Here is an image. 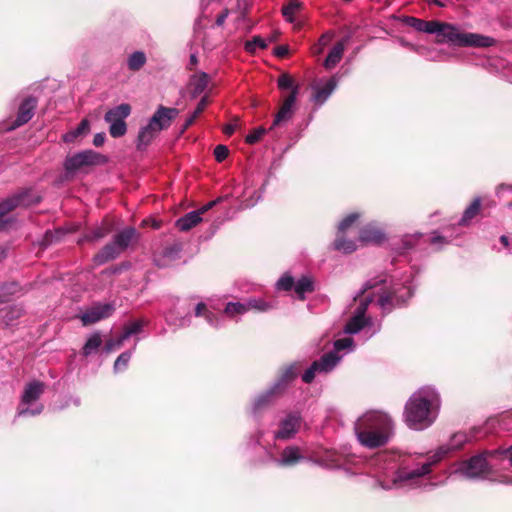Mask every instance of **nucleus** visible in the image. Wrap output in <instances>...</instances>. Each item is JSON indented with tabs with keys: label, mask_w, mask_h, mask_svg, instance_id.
<instances>
[{
	"label": "nucleus",
	"mask_w": 512,
	"mask_h": 512,
	"mask_svg": "<svg viewBox=\"0 0 512 512\" xmlns=\"http://www.w3.org/2000/svg\"><path fill=\"white\" fill-rule=\"evenodd\" d=\"M500 242L502 243V245L504 247H508L509 246V239L507 236L503 235L500 237Z\"/></svg>",
	"instance_id": "obj_62"
},
{
	"label": "nucleus",
	"mask_w": 512,
	"mask_h": 512,
	"mask_svg": "<svg viewBox=\"0 0 512 512\" xmlns=\"http://www.w3.org/2000/svg\"><path fill=\"white\" fill-rule=\"evenodd\" d=\"M41 196L32 188L20 189L17 193L0 202V231L9 223L7 213L18 207H28L39 203Z\"/></svg>",
	"instance_id": "obj_9"
},
{
	"label": "nucleus",
	"mask_w": 512,
	"mask_h": 512,
	"mask_svg": "<svg viewBox=\"0 0 512 512\" xmlns=\"http://www.w3.org/2000/svg\"><path fill=\"white\" fill-rule=\"evenodd\" d=\"M236 127H237L236 123H229V124L225 125V127L223 128V132L226 135L230 136L235 132Z\"/></svg>",
	"instance_id": "obj_58"
},
{
	"label": "nucleus",
	"mask_w": 512,
	"mask_h": 512,
	"mask_svg": "<svg viewBox=\"0 0 512 512\" xmlns=\"http://www.w3.org/2000/svg\"><path fill=\"white\" fill-rule=\"evenodd\" d=\"M247 308L245 302H228L224 307V314L231 319L236 321L239 320L240 316L246 314Z\"/></svg>",
	"instance_id": "obj_35"
},
{
	"label": "nucleus",
	"mask_w": 512,
	"mask_h": 512,
	"mask_svg": "<svg viewBox=\"0 0 512 512\" xmlns=\"http://www.w3.org/2000/svg\"><path fill=\"white\" fill-rule=\"evenodd\" d=\"M105 139H106L105 133H97V134H95L94 138H93L94 146H96V147L102 146L104 144V142H105Z\"/></svg>",
	"instance_id": "obj_56"
},
{
	"label": "nucleus",
	"mask_w": 512,
	"mask_h": 512,
	"mask_svg": "<svg viewBox=\"0 0 512 512\" xmlns=\"http://www.w3.org/2000/svg\"><path fill=\"white\" fill-rule=\"evenodd\" d=\"M260 197H261V196H260V195H258V196H257V198H256L255 200H253V199H247V200H244V201H243V204H242V205H243V207H244V208H250V207H253V206L257 203V201L260 199Z\"/></svg>",
	"instance_id": "obj_61"
},
{
	"label": "nucleus",
	"mask_w": 512,
	"mask_h": 512,
	"mask_svg": "<svg viewBox=\"0 0 512 512\" xmlns=\"http://www.w3.org/2000/svg\"><path fill=\"white\" fill-rule=\"evenodd\" d=\"M229 150L225 145H217L214 149V156L218 162H222L228 156Z\"/></svg>",
	"instance_id": "obj_51"
},
{
	"label": "nucleus",
	"mask_w": 512,
	"mask_h": 512,
	"mask_svg": "<svg viewBox=\"0 0 512 512\" xmlns=\"http://www.w3.org/2000/svg\"><path fill=\"white\" fill-rule=\"evenodd\" d=\"M341 360V356H336L335 353H327L319 360L314 361L311 366L302 375V380L305 383H311L316 374H326L332 371Z\"/></svg>",
	"instance_id": "obj_14"
},
{
	"label": "nucleus",
	"mask_w": 512,
	"mask_h": 512,
	"mask_svg": "<svg viewBox=\"0 0 512 512\" xmlns=\"http://www.w3.org/2000/svg\"><path fill=\"white\" fill-rule=\"evenodd\" d=\"M354 430L361 445L377 448L385 445L392 437L393 421L384 412L369 411L357 419Z\"/></svg>",
	"instance_id": "obj_5"
},
{
	"label": "nucleus",
	"mask_w": 512,
	"mask_h": 512,
	"mask_svg": "<svg viewBox=\"0 0 512 512\" xmlns=\"http://www.w3.org/2000/svg\"><path fill=\"white\" fill-rule=\"evenodd\" d=\"M280 394L281 393L277 389H274V386L272 385L269 389L257 395L252 402L253 413L258 414L263 409L270 406L275 398Z\"/></svg>",
	"instance_id": "obj_23"
},
{
	"label": "nucleus",
	"mask_w": 512,
	"mask_h": 512,
	"mask_svg": "<svg viewBox=\"0 0 512 512\" xmlns=\"http://www.w3.org/2000/svg\"><path fill=\"white\" fill-rule=\"evenodd\" d=\"M489 457L495 458L491 451L475 455L469 460L460 462L455 468L454 473L467 479L485 478L491 472V466L488 463Z\"/></svg>",
	"instance_id": "obj_10"
},
{
	"label": "nucleus",
	"mask_w": 512,
	"mask_h": 512,
	"mask_svg": "<svg viewBox=\"0 0 512 512\" xmlns=\"http://www.w3.org/2000/svg\"><path fill=\"white\" fill-rule=\"evenodd\" d=\"M266 130L264 128H259L255 130L253 133L247 135L246 142L249 144H254L261 139V137L265 134Z\"/></svg>",
	"instance_id": "obj_53"
},
{
	"label": "nucleus",
	"mask_w": 512,
	"mask_h": 512,
	"mask_svg": "<svg viewBox=\"0 0 512 512\" xmlns=\"http://www.w3.org/2000/svg\"><path fill=\"white\" fill-rule=\"evenodd\" d=\"M332 248L345 254L352 253L357 250V242L352 239H346L342 234H337L336 239L332 243Z\"/></svg>",
	"instance_id": "obj_33"
},
{
	"label": "nucleus",
	"mask_w": 512,
	"mask_h": 512,
	"mask_svg": "<svg viewBox=\"0 0 512 512\" xmlns=\"http://www.w3.org/2000/svg\"><path fill=\"white\" fill-rule=\"evenodd\" d=\"M298 96V89L294 88L293 91L285 98L283 104L281 105L278 113L275 116V119L272 123L270 129H273L276 126L287 123L291 120L294 114V105Z\"/></svg>",
	"instance_id": "obj_22"
},
{
	"label": "nucleus",
	"mask_w": 512,
	"mask_h": 512,
	"mask_svg": "<svg viewBox=\"0 0 512 512\" xmlns=\"http://www.w3.org/2000/svg\"><path fill=\"white\" fill-rule=\"evenodd\" d=\"M481 208V199L475 198L472 203L465 209L462 217L458 221L460 226H468L470 222L478 215Z\"/></svg>",
	"instance_id": "obj_32"
},
{
	"label": "nucleus",
	"mask_w": 512,
	"mask_h": 512,
	"mask_svg": "<svg viewBox=\"0 0 512 512\" xmlns=\"http://www.w3.org/2000/svg\"><path fill=\"white\" fill-rule=\"evenodd\" d=\"M110 229L106 226L97 227L92 232L87 234L85 238L89 241H97L105 237L109 233Z\"/></svg>",
	"instance_id": "obj_48"
},
{
	"label": "nucleus",
	"mask_w": 512,
	"mask_h": 512,
	"mask_svg": "<svg viewBox=\"0 0 512 512\" xmlns=\"http://www.w3.org/2000/svg\"><path fill=\"white\" fill-rule=\"evenodd\" d=\"M404 23L416 31L435 34L439 43H449L460 47H491L495 40L489 36L477 33H462L459 28L439 21H425L407 16Z\"/></svg>",
	"instance_id": "obj_3"
},
{
	"label": "nucleus",
	"mask_w": 512,
	"mask_h": 512,
	"mask_svg": "<svg viewBox=\"0 0 512 512\" xmlns=\"http://www.w3.org/2000/svg\"><path fill=\"white\" fill-rule=\"evenodd\" d=\"M421 236H422V234H420V233L407 234V235L403 236L400 240L401 247L396 248L397 252L399 254H401V253H404L405 251L413 248Z\"/></svg>",
	"instance_id": "obj_41"
},
{
	"label": "nucleus",
	"mask_w": 512,
	"mask_h": 512,
	"mask_svg": "<svg viewBox=\"0 0 512 512\" xmlns=\"http://www.w3.org/2000/svg\"><path fill=\"white\" fill-rule=\"evenodd\" d=\"M209 83V76L208 74L201 72L198 74H195L190 79L189 87H190V93L192 98L197 97L201 93H203Z\"/></svg>",
	"instance_id": "obj_28"
},
{
	"label": "nucleus",
	"mask_w": 512,
	"mask_h": 512,
	"mask_svg": "<svg viewBox=\"0 0 512 512\" xmlns=\"http://www.w3.org/2000/svg\"><path fill=\"white\" fill-rule=\"evenodd\" d=\"M415 277L416 272L410 268L401 276H392L389 286L386 285L387 279L384 276L367 280L354 296V301L358 304L347 321L344 332L353 335L363 331L366 340L376 335L380 331L381 325L366 316L368 306L375 303L386 313L405 304L413 295Z\"/></svg>",
	"instance_id": "obj_2"
},
{
	"label": "nucleus",
	"mask_w": 512,
	"mask_h": 512,
	"mask_svg": "<svg viewBox=\"0 0 512 512\" xmlns=\"http://www.w3.org/2000/svg\"><path fill=\"white\" fill-rule=\"evenodd\" d=\"M181 246L178 243L166 245L153 255L154 264L159 268L169 267L180 258Z\"/></svg>",
	"instance_id": "obj_19"
},
{
	"label": "nucleus",
	"mask_w": 512,
	"mask_h": 512,
	"mask_svg": "<svg viewBox=\"0 0 512 512\" xmlns=\"http://www.w3.org/2000/svg\"><path fill=\"white\" fill-rule=\"evenodd\" d=\"M263 431H257L249 440L248 445L257 450V461L274 463L279 467H293L302 462L305 457L298 446L289 445L279 450L276 443L262 444Z\"/></svg>",
	"instance_id": "obj_6"
},
{
	"label": "nucleus",
	"mask_w": 512,
	"mask_h": 512,
	"mask_svg": "<svg viewBox=\"0 0 512 512\" xmlns=\"http://www.w3.org/2000/svg\"><path fill=\"white\" fill-rule=\"evenodd\" d=\"M440 406L441 398L438 391L432 386H423L406 402L403 412L404 421L412 430H425L436 421Z\"/></svg>",
	"instance_id": "obj_4"
},
{
	"label": "nucleus",
	"mask_w": 512,
	"mask_h": 512,
	"mask_svg": "<svg viewBox=\"0 0 512 512\" xmlns=\"http://www.w3.org/2000/svg\"><path fill=\"white\" fill-rule=\"evenodd\" d=\"M339 80L340 76L335 74L329 79H320L312 83L311 89L313 90V94L311 101L317 106H322L337 88Z\"/></svg>",
	"instance_id": "obj_15"
},
{
	"label": "nucleus",
	"mask_w": 512,
	"mask_h": 512,
	"mask_svg": "<svg viewBox=\"0 0 512 512\" xmlns=\"http://www.w3.org/2000/svg\"><path fill=\"white\" fill-rule=\"evenodd\" d=\"M89 129H90L89 121L87 119H83L75 129L64 134L63 140L67 143L73 142L79 136H82V135H85L86 133H88Z\"/></svg>",
	"instance_id": "obj_39"
},
{
	"label": "nucleus",
	"mask_w": 512,
	"mask_h": 512,
	"mask_svg": "<svg viewBox=\"0 0 512 512\" xmlns=\"http://www.w3.org/2000/svg\"><path fill=\"white\" fill-rule=\"evenodd\" d=\"M6 256V249L3 246H0V260L5 258Z\"/></svg>",
	"instance_id": "obj_63"
},
{
	"label": "nucleus",
	"mask_w": 512,
	"mask_h": 512,
	"mask_svg": "<svg viewBox=\"0 0 512 512\" xmlns=\"http://www.w3.org/2000/svg\"><path fill=\"white\" fill-rule=\"evenodd\" d=\"M355 347L354 341L350 337L338 339L334 342V351L331 353H335L338 356V352L341 350L352 351Z\"/></svg>",
	"instance_id": "obj_45"
},
{
	"label": "nucleus",
	"mask_w": 512,
	"mask_h": 512,
	"mask_svg": "<svg viewBox=\"0 0 512 512\" xmlns=\"http://www.w3.org/2000/svg\"><path fill=\"white\" fill-rule=\"evenodd\" d=\"M178 115V109L160 105L148 122L160 133L169 128Z\"/></svg>",
	"instance_id": "obj_17"
},
{
	"label": "nucleus",
	"mask_w": 512,
	"mask_h": 512,
	"mask_svg": "<svg viewBox=\"0 0 512 512\" xmlns=\"http://www.w3.org/2000/svg\"><path fill=\"white\" fill-rule=\"evenodd\" d=\"M147 324V321L144 319H138L130 322L124 327V331L122 333V339H128L132 335H136L142 332L143 327Z\"/></svg>",
	"instance_id": "obj_40"
},
{
	"label": "nucleus",
	"mask_w": 512,
	"mask_h": 512,
	"mask_svg": "<svg viewBox=\"0 0 512 512\" xmlns=\"http://www.w3.org/2000/svg\"><path fill=\"white\" fill-rule=\"evenodd\" d=\"M278 87L280 89H291L293 91L294 88H298V86H294L293 79L288 74H283L278 79Z\"/></svg>",
	"instance_id": "obj_50"
},
{
	"label": "nucleus",
	"mask_w": 512,
	"mask_h": 512,
	"mask_svg": "<svg viewBox=\"0 0 512 512\" xmlns=\"http://www.w3.org/2000/svg\"><path fill=\"white\" fill-rule=\"evenodd\" d=\"M302 424V417L298 412L286 414L278 423L277 429L273 432L274 442L278 440H290L299 432Z\"/></svg>",
	"instance_id": "obj_13"
},
{
	"label": "nucleus",
	"mask_w": 512,
	"mask_h": 512,
	"mask_svg": "<svg viewBox=\"0 0 512 512\" xmlns=\"http://www.w3.org/2000/svg\"><path fill=\"white\" fill-rule=\"evenodd\" d=\"M133 351H125L121 353L114 363V371L120 372L127 368Z\"/></svg>",
	"instance_id": "obj_46"
},
{
	"label": "nucleus",
	"mask_w": 512,
	"mask_h": 512,
	"mask_svg": "<svg viewBox=\"0 0 512 512\" xmlns=\"http://www.w3.org/2000/svg\"><path fill=\"white\" fill-rule=\"evenodd\" d=\"M106 158L93 150H84L68 156L64 162V168L68 174H74L86 167L102 164Z\"/></svg>",
	"instance_id": "obj_11"
},
{
	"label": "nucleus",
	"mask_w": 512,
	"mask_h": 512,
	"mask_svg": "<svg viewBox=\"0 0 512 512\" xmlns=\"http://www.w3.org/2000/svg\"><path fill=\"white\" fill-rule=\"evenodd\" d=\"M294 290L301 300L305 299L306 293L314 291V282L310 276H302L294 284Z\"/></svg>",
	"instance_id": "obj_34"
},
{
	"label": "nucleus",
	"mask_w": 512,
	"mask_h": 512,
	"mask_svg": "<svg viewBox=\"0 0 512 512\" xmlns=\"http://www.w3.org/2000/svg\"><path fill=\"white\" fill-rule=\"evenodd\" d=\"M159 132L148 122L138 133L137 148L145 149L157 137Z\"/></svg>",
	"instance_id": "obj_27"
},
{
	"label": "nucleus",
	"mask_w": 512,
	"mask_h": 512,
	"mask_svg": "<svg viewBox=\"0 0 512 512\" xmlns=\"http://www.w3.org/2000/svg\"><path fill=\"white\" fill-rule=\"evenodd\" d=\"M266 47L267 41L261 36H254L252 40L245 43V50L251 54H254L257 49H265Z\"/></svg>",
	"instance_id": "obj_44"
},
{
	"label": "nucleus",
	"mask_w": 512,
	"mask_h": 512,
	"mask_svg": "<svg viewBox=\"0 0 512 512\" xmlns=\"http://www.w3.org/2000/svg\"><path fill=\"white\" fill-rule=\"evenodd\" d=\"M102 341L103 340H102L101 333L94 332L93 334H91L88 337L86 343L84 344V346L82 348V354L84 356H90L91 354H94L101 346Z\"/></svg>",
	"instance_id": "obj_36"
},
{
	"label": "nucleus",
	"mask_w": 512,
	"mask_h": 512,
	"mask_svg": "<svg viewBox=\"0 0 512 512\" xmlns=\"http://www.w3.org/2000/svg\"><path fill=\"white\" fill-rule=\"evenodd\" d=\"M361 218L360 212H352L345 216L338 224V233L344 234L349 228L352 227Z\"/></svg>",
	"instance_id": "obj_42"
},
{
	"label": "nucleus",
	"mask_w": 512,
	"mask_h": 512,
	"mask_svg": "<svg viewBox=\"0 0 512 512\" xmlns=\"http://www.w3.org/2000/svg\"><path fill=\"white\" fill-rule=\"evenodd\" d=\"M491 454H494L495 458H507L509 460L510 465H512V445L507 449L493 450L491 451Z\"/></svg>",
	"instance_id": "obj_52"
},
{
	"label": "nucleus",
	"mask_w": 512,
	"mask_h": 512,
	"mask_svg": "<svg viewBox=\"0 0 512 512\" xmlns=\"http://www.w3.org/2000/svg\"><path fill=\"white\" fill-rule=\"evenodd\" d=\"M222 198L210 201L197 210L191 211L176 221V227L180 231H189L202 221V215L219 203Z\"/></svg>",
	"instance_id": "obj_16"
},
{
	"label": "nucleus",
	"mask_w": 512,
	"mask_h": 512,
	"mask_svg": "<svg viewBox=\"0 0 512 512\" xmlns=\"http://www.w3.org/2000/svg\"><path fill=\"white\" fill-rule=\"evenodd\" d=\"M115 307L113 304L104 303L96 304L84 313L81 314L80 319L84 326L94 324L100 320L106 319L113 314Z\"/></svg>",
	"instance_id": "obj_18"
},
{
	"label": "nucleus",
	"mask_w": 512,
	"mask_h": 512,
	"mask_svg": "<svg viewBox=\"0 0 512 512\" xmlns=\"http://www.w3.org/2000/svg\"><path fill=\"white\" fill-rule=\"evenodd\" d=\"M131 107L123 103L109 109L105 114V121L109 124V133L114 138L122 137L127 132L125 119L130 115Z\"/></svg>",
	"instance_id": "obj_12"
},
{
	"label": "nucleus",
	"mask_w": 512,
	"mask_h": 512,
	"mask_svg": "<svg viewBox=\"0 0 512 512\" xmlns=\"http://www.w3.org/2000/svg\"><path fill=\"white\" fill-rule=\"evenodd\" d=\"M328 458L335 463V465H339L338 464V460L336 458H334V454L333 453H330Z\"/></svg>",
	"instance_id": "obj_64"
},
{
	"label": "nucleus",
	"mask_w": 512,
	"mask_h": 512,
	"mask_svg": "<svg viewBox=\"0 0 512 512\" xmlns=\"http://www.w3.org/2000/svg\"><path fill=\"white\" fill-rule=\"evenodd\" d=\"M137 231L135 228L128 227L120 231L114 236L113 241L117 244V246L124 251L130 243L136 237Z\"/></svg>",
	"instance_id": "obj_31"
},
{
	"label": "nucleus",
	"mask_w": 512,
	"mask_h": 512,
	"mask_svg": "<svg viewBox=\"0 0 512 512\" xmlns=\"http://www.w3.org/2000/svg\"><path fill=\"white\" fill-rule=\"evenodd\" d=\"M45 384L38 380L27 383L23 389L17 407V417H34L42 413L44 405L39 401L44 393Z\"/></svg>",
	"instance_id": "obj_8"
},
{
	"label": "nucleus",
	"mask_w": 512,
	"mask_h": 512,
	"mask_svg": "<svg viewBox=\"0 0 512 512\" xmlns=\"http://www.w3.org/2000/svg\"><path fill=\"white\" fill-rule=\"evenodd\" d=\"M431 243L435 246L441 247L442 245L447 244L448 241H446L443 236L434 233L433 237L431 238Z\"/></svg>",
	"instance_id": "obj_54"
},
{
	"label": "nucleus",
	"mask_w": 512,
	"mask_h": 512,
	"mask_svg": "<svg viewBox=\"0 0 512 512\" xmlns=\"http://www.w3.org/2000/svg\"><path fill=\"white\" fill-rule=\"evenodd\" d=\"M288 53L289 47L287 45H281L274 49V54L280 58L285 57L286 55H288Z\"/></svg>",
	"instance_id": "obj_55"
},
{
	"label": "nucleus",
	"mask_w": 512,
	"mask_h": 512,
	"mask_svg": "<svg viewBox=\"0 0 512 512\" xmlns=\"http://www.w3.org/2000/svg\"><path fill=\"white\" fill-rule=\"evenodd\" d=\"M190 311H193L195 317H203L206 322L213 328H221L224 326V320L221 316L213 313L204 302L194 303L193 299L183 304L177 312V316L168 314L166 321L170 325L179 328L190 326L192 323V316Z\"/></svg>",
	"instance_id": "obj_7"
},
{
	"label": "nucleus",
	"mask_w": 512,
	"mask_h": 512,
	"mask_svg": "<svg viewBox=\"0 0 512 512\" xmlns=\"http://www.w3.org/2000/svg\"><path fill=\"white\" fill-rule=\"evenodd\" d=\"M331 40V36L329 34H324L322 35V37L319 39V42L317 44L316 47H320L317 51V53H320L322 51V47L326 46L329 41Z\"/></svg>",
	"instance_id": "obj_57"
},
{
	"label": "nucleus",
	"mask_w": 512,
	"mask_h": 512,
	"mask_svg": "<svg viewBox=\"0 0 512 512\" xmlns=\"http://www.w3.org/2000/svg\"><path fill=\"white\" fill-rule=\"evenodd\" d=\"M505 190H508V191H512V185H508V184H500L496 187V194L498 196H500L503 191Z\"/></svg>",
	"instance_id": "obj_60"
},
{
	"label": "nucleus",
	"mask_w": 512,
	"mask_h": 512,
	"mask_svg": "<svg viewBox=\"0 0 512 512\" xmlns=\"http://www.w3.org/2000/svg\"><path fill=\"white\" fill-rule=\"evenodd\" d=\"M147 62L146 54L143 51H134L127 58V66L131 71H139Z\"/></svg>",
	"instance_id": "obj_37"
},
{
	"label": "nucleus",
	"mask_w": 512,
	"mask_h": 512,
	"mask_svg": "<svg viewBox=\"0 0 512 512\" xmlns=\"http://www.w3.org/2000/svg\"><path fill=\"white\" fill-rule=\"evenodd\" d=\"M21 310L14 306H5L0 309V325L9 326L20 316Z\"/></svg>",
	"instance_id": "obj_38"
},
{
	"label": "nucleus",
	"mask_w": 512,
	"mask_h": 512,
	"mask_svg": "<svg viewBox=\"0 0 512 512\" xmlns=\"http://www.w3.org/2000/svg\"><path fill=\"white\" fill-rule=\"evenodd\" d=\"M122 250L117 246V244L112 241L111 243L104 246L101 251H99L94 256V262L98 265L104 264L110 260L117 258Z\"/></svg>",
	"instance_id": "obj_25"
},
{
	"label": "nucleus",
	"mask_w": 512,
	"mask_h": 512,
	"mask_svg": "<svg viewBox=\"0 0 512 512\" xmlns=\"http://www.w3.org/2000/svg\"><path fill=\"white\" fill-rule=\"evenodd\" d=\"M386 239V234L382 227L376 223H368L359 231L358 241L363 245L381 244Z\"/></svg>",
	"instance_id": "obj_20"
},
{
	"label": "nucleus",
	"mask_w": 512,
	"mask_h": 512,
	"mask_svg": "<svg viewBox=\"0 0 512 512\" xmlns=\"http://www.w3.org/2000/svg\"><path fill=\"white\" fill-rule=\"evenodd\" d=\"M345 50V40H341L334 45L329 52L328 56L324 61V67L326 69L334 68L342 59L343 52Z\"/></svg>",
	"instance_id": "obj_29"
},
{
	"label": "nucleus",
	"mask_w": 512,
	"mask_h": 512,
	"mask_svg": "<svg viewBox=\"0 0 512 512\" xmlns=\"http://www.w3.org/2000/svg\"><path fill=\"white\" fill-rule=\"evenodd\" d=\"M227 16H228V11L227 10L222 12L221 14H219L217 16V18H216V21H215L216 25L217 26H222L224 24Z\"/></svg>",
	"instance_id": "obj_59"
},
{
	"label": "nucleus",
	"mask_w": 512,
	"mask_h": 512,
	"mask_svg": "<svg viewBox=\"0 0 512 512\" xmlns=\"http://www.w3.org/2000/svg\"><path fill=\"white\" fill-rule=\"evenodd\" d=\"M302 8V3L298 0H290L287 5L282 8V14L285 19L294 25L295 29H300L303 25L302 21L296 19L295 14Z\"/></svg>",
	"instance_id": "obj_26"
},
{
	"label": "nucleus",
	"mask_w": 512,
	"mask_h": 512,
	"mask_svg": "<svg viewBox=\"0 0 512 512\" xmlns=\"http://www.w3.org/2000/svg\"><path fill=\"white\" fill-rule=\"evenodd\" d=\"M37 107V99L33 96L25 98L19 105L17 117L8 130L16 129L29 122Z\"/></svg>",
	"instance_id": "obj_21"
},
{
	"label": "nucleus",
	"mask_w": 512,
	"mask_h": 512,
	"mask_svg": "<svg viewBox=\"0 0 512 512\" xmlns=\"http://www.w3.org/2000/svg\"><path fill=\"white\" fill-rule=\"evenodd\" d=\"M207 105H208V97L205 95L199 101V103H198L196 109L194 110V112L192 113V115L186 119L184 126H183V131L186 130L188 127H190L194 123L196 118L204 111V109L206 108Z\"/></svg>",
	"instance_id": "obj_43"
},
{
	"label": "nucleus",
	"mask_w": 512,
	"mask_h": 512,
	"mask_svg": "<svg viewBox=\"0 0 512 512\" xmlns=\"http://www.w3.org/2000/svg\"><path fill=\"white\" fill-rule=\"evenodd\" d=\"M244 302L247 311L254 310L257 312H268L276 308L275 302L266 301L263 298L250 297L246 299Z\"/></svg>",
	"instance_id": "obj_30"
},
{
	"label": "nucleus",
	"mask_w": 512,
	"mask_h": 512,
	"mask_svg": "<svg viewBox=\"0 0 512 512\" xmlns=\"http://www.w3.org/2000/svg\"><path fill=\"white\" fill-rule=\"evenodd\" d=\"M127 339H122V334L116 339H110L106 342L104 350L106 353H110L116 349L122 347Z\"/></svg>",
	"instance_id": "obj_49"
},
{
	"label": "nucleus",
	"mask_w": 512,
	"mask_h": 512,
	"mask_svg": "<svg viewBox=\"0 0 512 512\" xmlns=\"http://www.w3.org/2000/svg\"><path fill=\"white\" fill-rule=\"evenodd\" d=\"M297 365H291L283 370L279 378L273 384L274 389H277L281 394L285 391L289 383H291L299 374Z\"/></svg>",
	"instance_id": "obj_24"
},
{
	"label": "nucleus",
	"mask_w": 512,
	"mask_h": 512,
	"mask_svg": "<svg viewBox=\"0 0 512 512\" xmlns=\"http://www.w3.org/2000/svg\"><path fill=\"white\" fill-rule=\"evenodd\" d=\"M480 428H473L469 433L457 432L446 444L439 446L431 454H416L415 457L403 458L396 461L394 455L378 454L365 462L369 467H375L376 473L383 476L379 481L385 490L410 491L414 489L432 490L437 484L431 481V473L451 452L463 447L464 444L477 438Z\"/></svg>",
	"instance_id": "obj_1"
},
{
	"label": "nucleus",
	"mask_w": 512,
	"mask_h": 512,
	"mask_svg": "<svg viewBox=\"0 0 512 512\" xmlns=\"http://www.w3.org/2000/svg\"><path fill=\"white\" fill-rule=\"evenodd\" d=\"M294 279L290 275H283L277 282H276V289L278 290H284L289 291L294 287Z\"/></svg>",
	"instance_id": "obj_47"
}]
</instances>
